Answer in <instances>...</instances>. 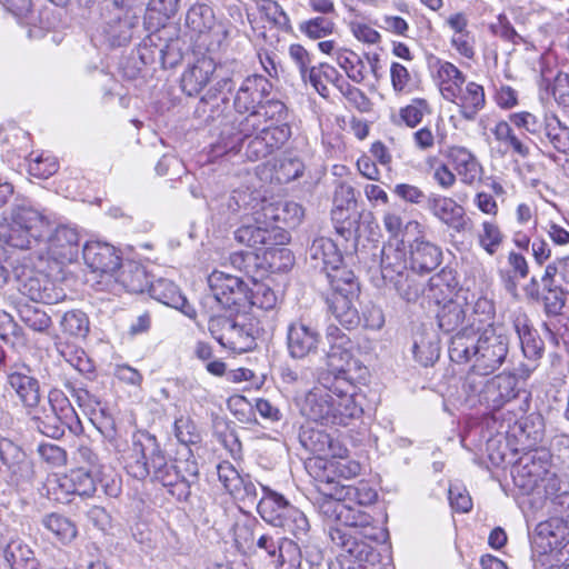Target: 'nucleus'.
<instances>
[{"instance_id": "f257e3e1", "label": "nucleus", "mask_w": 569, "mask_h": 569, "mask_svg": "<svg viewBox=\"0 0 569 569\" xmlns=\"http://www.w3.org/2000/svg\"><path fill=\"white\" fill-rule=\"evenodd\" d=\"M132 453L128 462L129 473L137 479L151 476L168 488L171 496L187 500L191 488L198 485L199 467L194 460L169 462L157 438L148 431H137L132 436Z\"/></svg>"}, {"instance_id": "f03ea898", "label": "nucleus", "mask_w": 569, "mask_h": 569, "mask_svg": "<svg viewBox=\"0 0 569 569\" xmlns=\"http://www.w3.org/2000/svg\"><path fill=\"white\" fill-rule=\"evenodd\" d=\"M328 533L332 543L340 549L339 556L360 568L379 561V552L375 545L386 542L389 533L381 526L373 523V518L357 508L355 519L345 528L329 526Z\"/></svg>"}, {"instance_id": "7ed1b4c3", "label": "nucleus", "mask_w": 569, "mask_h": 569, "mask_svg": "<svg viewBox=\"0 0 569 569\" xmlns=\"http://www.w3.org/2000/svg\"><path fill=\"white\" fill-rule=\"evenodd\" d=\"M509 351L507 336L496 328H486L479 333L456 332L449 345V358L456 363L472 366L468 373L491 375L505 362Z\"/></svg>"}, {"instance_id": "20e7f679", "label": "nucleus", "mask_w": 569, "mask_h": 569, "mask_svg": "<svg viewBox=\"0 0 569 569\" xmlns=\"http://www.w3.org/2000/svg\"><path fill=\"white\" fill-rule=\"evenodd\" d=\"M9 219L0 221V243L19 250L38 249L50 227L48 218L23 197L10 206Z\"/></svg>"}, {"instance_id": "39448f33", "label": "nucleus", "mask_w": 569, "mask_h": 569, "mask_svg": "<svg viewBox=\"0 0 569 569\" xmlns=\"http://www.w3.org/2000/svg\"><path fill=\"white\" fill-rule=\"evenodd\" d=\"M286 117V104L280 100L268 97L251 113L240 119H232L230 123L226 122V126L230 127V132L221 130L220 141L213 147V152L217 154L237 152L246 138L257 133L261 126V119L281 121Z\"/></svg>"}, {"instance_id": "423d86ee", "label": "nucleus", "mask_w": 569, "mask_h": 569, "mask_svg": "<svg viewBox=\"0 0 569 569\" xmlns=\"http://www.w3.org/2000/svg\"><path fill=\"white\" fill-rule=\"evenodd\" d=\"M263 496L257 505L260 517L273 527L282 528L296 539L302 540L310 531V523L306 515L292 506L282 495L261 486Z\"/></svg>"}, {"instance_id": "0eeeda50", "label": "nucleus", "mask_w": 569, "mask_h": 569, "mask_svg": "<svg viewBox=\"0 0 569 569\" xmlns=\"http://www.w3.org/2000/svg\"><path fill=\"white\" fill-rule=\"evenodd\" d=\"M36 466L32 457L17 441L0 437V476L4 483L16 491L33 487Z\"/></svg>"}, {"instance_id": "6e6552de", "label": "nucleus", "mask_w": 569, "mask_h": 569, "mask_svg": "<svg viewBox=\"0 0 569 569\" xmlns=\"http://www.w3.org/2000/svg\"><path fill=\"white\" fill-rule=\"evenodd\" d=\"M488 375L467 373L463 390L470 400L491 410H499L518 395L517 378L512 375H498L486 379Z\"/></svg>"}, {"instance_id": "1a4fd4ad", "label": "nucleus", "mask_w": 569, "mask_h": 569, "mask_svg": "<svg viewBox=\"0 0 569 569\" xmlns=\"http://www.w3.org/2000/svg\"><path fill=\"white\" fill-rule=\"evenodd\" d=\"M208 286L210 293L202 299L203 308L212 310L216 305L238 313L249 307V288L240 277L214 270L208 277Z\"/></svg>"}, {"instance_id": "9d476101", "label": "nucleus", "mask_w": 569, "mask_h": 569, "mask_svg": "<svg viewBox=\"0 0 569 569\" xmlns=\"http://www.w3.org/2000/svg\"><path fill=\"white\" fill-rule=\"evenodd\" d=\"M236 67L237 63L234 62L230 64H217V71L211 78L213 84L200 101L203 112H207V108L210 110L208 119L217 121L221 118L220 123L223 126L222 130L229 132L230 127H227L226 122L230 123L232 120H229V116L224 112L226 110H230L229 94L232 92L236 84Z\"/></svg>"}, {"instance_id": "9b49d317", "label": "nucleus", "mask_w": 569, "mask_h": 569, "mask_svg": "<svg viewBox=\"0 0 569 569\" xmlns=\"http://www.w3.org/2000/svg\"><path fill=\"white\" fill-rule=\"evenodd\" d=\"M84 263L92 274L99 277L96 284L99 290H112V279L121 266L118 250L110 243L89 241L82 250Z\"/></svg>"}, {"instance_id": "f8f14e48", "label": "nucleus", "mask_w": 569, "mask_h": 569, "mask_svg": "<svg viewBox=\"0 0 569 569\" xmlns=\"http://www.w3.org/2000/svg\"><path fill=\"white\" fill-rule=\"evenodd\" d=\"M329 349L326 356L328 371L331 375L367 371L353 356V342L337 326L330 325L326 332Z\"/></svg>"}, {"instance_id": "ddd939ff", "label": "nucleus", "mask_w": 569, "mask_h": 569, "mask_svg": "<svg viewBox=\"0 0 569 569\" xmlns=\"http://www.w3.org/2000/svg\"><path fill=\"white\" fill-rule=\"evenodd\" d=\"M140 17L131 7L114 6L108 11L102 34L111 47L127 46L139 26Z\"/></svg>"}, {"instance_id": "4468645a", "label": "nucleus", "mask_w": 569, "mask_h": 569, "mask_svg": "<svg viewBox=\"0 0 569 569\" xmlns=\"http://www.w3.org/2000/svg\"><path fill=\"white\" fill-rule=\"evenodd\" d=\"M272 83L268 78L261 74H250L246 77L233 97V108L239 114L234 119H240L248 113H251L263 103L272 92Z\"/></svg>"}, {"instance_id": "2eb2a0df", "label": "nucleus", "mask_w": 569, "mask_h": 569, "mask_svg": "<svg viewBox=\"0 0 569 569\" xmlns=\"http://www.w3.org/2000/svg\"><path fill=\"white\" fill-rule=\"evenodd\" d=\"M78 230L69 224H58L46 238L44 249L50 259L58 263H71L79 254Z\"/></svg>"}, {"instance_id": "dca6fc26", "label": "nucleus", "mask_w": 569, "mask_h": 569, "mask_svg": "<svg viewBox=\"0 0 569 569\" xmlns=\"http://www.w3.org/2000/svg\"><path fill=\"white\" fill-rule=\"evenodd\" d=\"M549 460L550 455L546 450L525 453L512 469L516 485L526 490L533 489L539 481H543L548 476Z\"/></svg>"}, {"instance_id": "f3484780", "label": "nucleus", "mask_w": 569, "mask_h": 569, "mask_svg": "<svg viewBox=\"0 0 569 569\" xmlns=\"http://www.w3.org/2000/svg\"><path fill=\"white\" fill-rule=\"evenodd\" d=\"M19 291L36 302L54 305L67 297L64 289L44 272H33L20 280Z\"/></svg>"}, {"instance_id": "a211bd4d", "label": "nucleus", "mask_w": 569, "mask_h": 569, "mask_svg": "<svg viewBox=\"0 0 569 569\" xmlns=\"http://www.w3.org/2000/svg\"><path fill=\"white\" fill-rule=\"evenodd\" d=\"M321 336L318 330L302 319L295 320L287 328V349L295 359H303L317 352Z\"/></svg>"}, {"instance_id": "6ab92c4d", "label": "nucleus", "mask_w": 569, "mask_h": 569, "mask_svg": "<svg viewBox=\"0 0 569 569\" xmlns=\"http://www.w3.org/2000/svg\"><path fill=\"white\" fill-rule=\"evenodd\" d=\"M427 209L443 224L458 233L468 229L469 219L462 206L453 199L440 194H431L427 199Z\"/></svg>"}, {"instance_id": "aec40b11", "label": "nucleus", "mask_w": 569, "mask_h": 569, "mask_svg": "<svg viewBox=\"0 0 569 569\" xmlns=\"http://www.w3.org/2000/svg\"><path fill=\"white\" fill-rule=\"evenodd\" d=\"M446 158L463 184L473 186L481 180L483 168L477 157L466 147H449Z\"/></svg>"}, {"instance_id": "412c9836", "label": "nucleus", "mask_w": 569, "mask_h": 569, "mask_svg": "<svg viewBox=\"0 0 569 569\" xmlns=\"http://www.w3.org/2000/svg\"><path fill=\"white\" fill-rule=\"evenodd\" d=\"M545 552L557 551L562 553V549L569 545V523L561 518L551 517L540 522L536 527V540Z\"/></svg>"}, {"instance_id": "4be33fe9", "label": "nucleus", "mask_w": 569, "mask_h": 569, "mask_svg": "<svg viewBox=\"0 0 569 569\" xmlns=\"http://www.w3.org/2000/svg\"><path fill=\"white\" fill-rule=\"evenodd\" d=\"M429 68L440 93L448 101H456L460 87L465 83L463 73L451 62L432 58Z\"/></svg>"}, {"instance_id": "5701e85b", "label": "nucleus", "mask_w": 569, "mask_h": 569, "mask_svg": "<svg viewBox=\"0 0 569 569\" xmlns=\"http://www.w3.org/2000/svg\"><path fill=\"white\" fill-rule=\"evenodd\" d=\"M0 552L9 569H42L34 550L19 537L3 542Z\"/></svg>"}, {"instance_id": "b1692460", "label": "nucleus", "mask_w": 569, "mask_h": 569, "mask_svg": "<svg viewBox=\"0 0 569 569\" xmlns=\"http://www.w3.org/2000/svg\"><path fill=\"white\" fill-rule=\"evenodd\" d=\"M148 292L154 300L180 310L190 319H196L197 312L194 308L188 302L173 281L164 278L157 279L150 283Z\"/></svg>"}, {"instance_id": "393cba45", "label": "nucleus", "mask_w": 569, "mask_h": 569, "mask_svg": "<svg viewBox=\"0 0 569 569\" xmlns=\"http://www.w3.org/2000/svg\"><path fill=\"white\" fill-rule=\"evenodd\" d=\"M8 385L27 409H36L41 399L38 379L30 375V368L21 367L8 375Z\"/></svg>"}, {"instance_id": "a878e982", "label": "nucleus", "mask_w": 569, "mask_h": 569, "mask_svg": "<svg viewBox=\"0 0 569 569\" xmlns=\"http://www.w3.org/2000/svg\"><path fill=\"white\" fill-rule=\"evenodd\" d=\"M332 397L322 388H313L298 401L300 413L309 420L330 426Z\"/></svg>"}, {"instance_id": "bb28decb", "label": "nucleus", "mask_w": 569, "mask_h": 569, "mask_svg": "<svg viewBox=\"0 0 569 569\" xmlns=\"http://www.w3.org/2000/svg\"><path fill=\"white\" fill-rule=\"evenodd\" d=\"M233 233L236 241L247 247L258 249L261 246L277 244L276 230L269 229L254 217H244Z\"/></svg>"}, {"instance_id": "cd10ccee", "label": "nucleus", "mask_w": 569, "mask_h": 569, "mask_svg": "<svg viewBox=\"0 0 569 569\" xmlns=\"http://www.w3.org/2000/svg\"><path fill=\"white\" fill-rule=\"evenodd\" d=\"M442 260V250L423 237L416 238L410 243L411 269L420 273L436 270Z\"/></svg>"}, {"instance_id": "c85d7f7f", "label": "nucleus", "mask_w": 569, "mask_h": 569, "mask_svg": "<svg viewBox=\"0 0 569 569\" xmlns=\"http://www.w3.org/2000/svg\"><path fill=\"white\" fill-rule=\"evenodd\" d=\"M217 63L210 57H202L190 66L181 77V89L188 96H197L209 83L214 72Z\"/></svg>"}, {"instance_id": "c756f323", "label": "nucleus", "mask_w": 569, "mask_h": 569, "mask_svg": "<svg viewBox=\"0 0 569 569\" xmlns=\"http://www.w3.org/2000/svg\"><path fill=\"white\" fill-rule=\"evenodd\" d=\"M406 247L402 240H389L380 252L381 274L386 282L393 281L407 272Z\"/></svg>"}, {"instance_id": "7c9ffc66", "label": "nucleus", "mask_w": 569, "mask_h": 569, "mask_svg": "<svg viewBox=\"0 0 569 569\" xmlns=\"http://www.w3.org/2000/svg\"><path fill=\"white\" fill-rule=\"evenodd\" d=\"M260 332L259 322L246 313H237V326L229 338L230 350L243 353L256 347V339Z\"/></svg>"}, {"instance_id": "2f4dec72", "label": "nucleus", "mask_w": 569, "mask_h": 569, "mask_svg": "<svg viewBox=\"0 0 569 569\" xmlns=\"http://www.w3.org/2000/svg\"><path fill=\"white\" fill-rule=\"evenodd\" d=\"M299 442L310 453L318 457V466L320 467L327 456L335 455L333 440L331 436L323 429L309 425L302 426L299 432Z\"/></svg>"}, {"instance_id": "473e14b6", "label": "nucleus", "mask_w": 569, "mask_h": 569, "mask_svg": "<svg viewBox=\"0 0 569 569\" xmlns=\"http://www.w3.org/2000/svg\"><path fill=\"white\" fill-rule=\"evenodd\" d=\"M319 512L328 520H333L345 528L347 523H350L355 519L353 506L346 503L345 499H338L337 497V485L333 486L329 492H325L323 496L317 501Z\"/></svg>"}, {"instance_id": "72a5a7b5", "label": "nucleus", "mask_w": 569, "mask_h": 569, "mask_svg": "<svg viewBox=\"0 0 569 569\" xmlns=\"http://www.w3.org/2000/svg\"><path fill=\"white\" fill-rule=\"evenodd\" d=\"M310 264L321 272L329 266L342 263V253L337 243L327 237L316 238L308 250Z\"/></svg>"}, {"instance_id": "f704fd0d", "label": "nucleus", "mask_w": 569, "mask_h": 569, "mask_svg": "<svg viewBox=\"0 0 569 569\" xmlns=\"http://www.w3.org/2000/svg\"><path fill=\"white\" fill-rule=\"evenodd\" d=\"M241 533L250 535L251 545L249 546V550L267 556L270 562H272L280 539H282L281 536L264 531L263 527L257 521L243 523Z\"/></svg>"}, {"instance_id": "c9c22d12", "label": "nucleus", "mask_w": 569, "mask_h": 569, "mask_svg": "<svg viewBox=\"0 0 569 569\" xmlns=\"http://www.w3.org/2000/svg\"><path fill=\"white\" fill-rule=\"evenodd\" d=\"M542 295L540 301L543 305L547 316H558L561 313L569 288H565L558 279L549 278V272L541 277Z\"/></svg>"}, {"instance_id": "e433bc0d", "label": "nucleus", "mask_w": 569, "mask_h": 569, "mask_svg": "<svg viewBox=\"0 0 569 569\" xmlns=\"http://www.w3.org/2000/svg\"><path fill=\"white\" fill-rule=\"evenodd\" d=\"M121 270L113 276L112 287L120 283L128 292L142 293L149 290L150 281L146 269L133 261L126 262L120 266Z\"/></svg>"}, {"instance_id": "4c0bfd02", "label": "nucleus", "mask_w": 569, "mask_h": 569, "mask_svg": "<svg viewBox=\"0 0 569 569\" xmlns=\"http://www.w3.org/2000/svg\"><path fill=\"white\" fill-rule=\"evenodd\" d=\"M453 102L460 108L461 117L472 121L486 104L485 90L482 86L469 82L465 88L460 87V92Z\"/></svg>"}, {"instance_id": "58836bf2", "label": "nucleus", "mask_w": 569, "mask_h": 569, "mask_svg": "<svg viewBox=\"0 0 569 569\" xmlns=\"http://www.w3.org/2000/svg\"><path fill=\"white\" fill-rule=\"evenodd\" d=\"M357 298L358 296H350L342 292L332 293L331 298L328 300L331 313L337 321L348 330L358 327L360 323L358 309L353 305Z\"/></svg>"}, {"instance_id": "ea45409f", "label": "nucleus", "mask_w": 569, "mask_h": 569, "mask_svg": "<svg viewBox=\"0 0 569 569\" xmlns=\"http://www.w3.org/2000/svg\"><path fill=\"white\" fill-rule=\"evenodd\" d=\"M468 305L458 300L446 301L437 312L439 328L446 333L458 332L468 325Z\"/></svg>"}, {"instance_id": "a19ab883", "label": "nucleus", "mask_w": 569, "mask_h": 569, "mask_svg": "<svg viewBox=\"0 0 569 569\" xmlns=\"http://www.w3.org/2000/svg\"><path fill=\"white\" fill-rule=\"evenodd\" d=\"M495 313L493 302L486 297H479L473 302L471 312L468 313V325L458 332H463L465 335L479 333L486 328H493L492 320Z\"/></svg>"}, {"instance_id": "79ce46f5", "label": "nucleus", "mask_w": 569, "mask_h": 569, "mask_svg": "<svg viewBox=\"0 0 569 569\" xmlns=\"http://www.w3.org/2000/svg\"><path fill=\"white\" fill-rule=\"evenodd\" d=\"M322 272L332 289V293L346 292L350 296L359 295L360 287L356 276L343 262L338 266H329V268L325 269Z\"/></svg>"}, {"instance_id": "37998d69", "label": "nucleus", "mask_w": 569, "mask_h": 569, "mask_svg": "<svg viewBox=\"0 0 569 569\" xmlns=\"http://www.w3.org/2000/svg\"><path fill=\"white\" fill-rule=\"evenodd\" d=\"M50 411L60 415L64 425H69V430L73 435L82 432L81 421L72 407L68 397L59 389H51L48 393Z\"/></svg>"}, {"instance_id": "c03bdc74", "label": "nucleus", "mask_w": 569, "mask_h": 569, "mask_svg": "<svg viewBox=\"0 0 569 569\" xmlns=\"http://www.w3.org/2000/svg\"><path fill=\"white\" fill-rule=\"evenodd\" d=\"M320 468L323 470L326 483L332 485V487L340 482V479L350 480L361 471V466L358 461L347 458L326 460Z\"/></svg>"}, {"instance_id": "a18cd8bd", "label": "nucleus", "mask_w": 569, "mask_h": 569, "mask_svg": "<svg viewBox=\"0 0 569 569\" xmlns=\"http://www.w3.org/2000/svg\"><path fill=\"white\" fill-rule=\"evenodd\" d=\"M367 371L350 372L331 375L325 373L321 377V386L326 391L335 398H345L346 396H353L355 381L362 379Z\"/></svg>"}, {"instance_id": "49530a36", "label": "nucleus", "mask_w": 569, "mask_h": 569, "mask_svg": "<svg viewBox=\"0 0 569 569\" xmlns=\"http://www.w3.org/2000/svg\"><path fill=\"white\" fill-rule=\"evenodd\" d=\"M337 497L345 499L346 503L351 506L356 503L359 507H365L372 505L377 500L378 493L367 481H359L357 485L337 482Z\"/></svg>"}, {"instance_id": "de8ad7c7", "label": "nucleus", "mask_w": 569, "mask_h": 569, "mask_svg": "<svg viewBox=\"0 0 569 569\" xmlns=\"http://www.w3.org/2000/svg\"><path fill=\"white\" fill-rule=\"evenodd\" d=\"M61 488L68 493L91 497L97 490V482L90 470L78 468L61 479Z\"/></svg>"}, {"instance_id": "09e8293b", "label": "nucleus", "mask_w": 569, "mask_h": 569, "mask_svg": "<svg viewBox=\"0 0 569 569\" xmlns=\"http://www.w3.org/2000/svg\"><path fill=\"white\" fill-rule=\"evenodd\" d=\"M543 136L556 151L569 154V126L562 122L556 113L545 114Z\"/></svg>"}, {"instance_id": "8fccbe9b", "label": "nucleus", "mask_w": 569, "mask_h": 569, "mask_svg": "<svg viewBox=\"0 0 569 569\" xmlns=\"http://www.w3.org/2000/svg\"><path fill=\"white\" fill-rule=\"evenodd\" d=\"M41 525L62 545H69L78 535L76 523L60 513L43 516Z\"/></svg>"}, {"instance_id": "3c124183", "label": "nucleus", "mask_w": 569, "mask_h": 569, "mask_svg": "<svg viewBox=\"0 0 569 569\" xmlns=\"http://www.w3.org/2000/svg\"><path fill=\"white\" fill-rule=\"evenodd\" d=\"M299 542L287 537L280 539L276 557L271 562L276 569H298L301 566L303 553Z\"/></svg>"}, {"instance_id": "603ef678", "label": "nucleus", "mask_w": 569, "mask_h": 569, "mask_svg": "<svg viewBox=\"0 0 569 569\" xmlns=\"http://www.w3.org/2000/svg\"><path fill=\"white\" fill-rule=\"evenodd\" d=\"M515 329L525 357L531 360L539 359L543 352V342L537 331L527 323L526 319L519 318L515 321Z\"/></svg>"}, {"instance_id": "864d4df0", "label": "nucleus", "mask_w": 569, "mask_h": 569, "mask_svg": "<svg viewBox=\"0 0 569 569\" xmlns=\"http://www.w3.org/2000/svg\"><path fill=\"white\" fill-rule=\"evenodd\" d=\"M331 405L330 426H348L351 420L359 418L362 413V408L356 402L353 396L339 399L332 397Z\"/></svg>"}, {"instance_id": "5fc2aeb1", "label": "nucleus", "mask_w": 569, "mask_h": 569, "mask_svg": "<svg viewBox=\"0 0 569 569\" xmlns=\"http://www.w3.org/2000/svg\"><path fill=\"white\" fill-rule=\"evenodd\" d=\"M513 126L510 121H499L496 123L492 129V133L499 142L503 143L508 149H510L513 153L518 154L521 158H528L531 154L530 147L516 134L512 129Z\"/></svg>"}, {"instance_id": "6e6d98bb", "label": "nucleus", "mask_w": 569, "mask_h": 569, "mask_svg": "<svg viewBox=\"0 0 569 569\" xmlns=\"http://www.w3.org/2000/svg\"><path fill=\"white\" fill-rule=\"evenodd\" d=\"M208 329L211 336L224 348H229V338L232 336V330L237 326V313L229 317L221 316L214 309L208 310Z\"/></svg>"}, {"instance_id": "4d7b16f0", "label": "nucleus", "mask_w": 569, "mask_h": 569, "mask_svg": "<svg viewBox=\"0 0 569 569\" xmlns=\"http://www.w3.org/2000/svg\"><path fill=\"white\" fill-rule=\"evenodd\" d=\"M208 329L211 336L224 348H229V338L232 336V330L237 326V313L229 317L221 316L214 309L208 310Z\"/></svg>"}, {"instance_id": "13d9d810", "label": "nucleus", "mask_w": 569, "mask_h": 569, "mask_svg": "<svg viewBox=\"0 0 569 569\" xmlns=\"http://www.w3.org/2000/svg\"><path fill=\"white\" fill-rule=\"evenodd\" d=\"M322 78L329 82L335 83L336 86L340 80H342V76L338 72V70L328 63L312 66L309 71L307 82H310L316 91L322 97H327L329 93L327 86L322 82Z\"/></svg>"}, {"instance_id": "bf43d9fd", "label": "nucleus", "mask_w": 569, "mask_h": 569, "mask_svg": "<svg viewBox=\"0 0 569 569\" xmlns=\"http://www.w3.org/2000/svg\"><path fill=\"white\" fill-rule=\"evenodd\" d=\"M213 10L206 3L192 4L186 16L187 26L194 32L202 33L213 24Z\"/></svg>"}, {"instance_id": "052dcab7", "label": "nucleus", "mask_w": 569, "mask_h": 569, "mask_svg": "<svg viewBox=\"0 0 569 569\" xmlns=\"http://www.w3.org/2000/svg\"><path fill=\"white\" fill-rule=\"evenodd\" d=\"M298 29L309 39L319 40L331 36L336 29V23L329 17L318 16L300 22Z\"/></svg>"}, {"instance_id": "680f3d73", "label": "nucleus", "mask_w": 569, "mask_h": 569, "mask_svg": "<svg viewBox=\"0 0 569 569\" xmlns=\"http://www.w3.org/2000/svg\"><path fill=\"white\" fill-rule=\"evenodd\" d=\"M36 428L44 436L59 439L64 435V430L69 425H64V421L60 419V415L52 411L47 412L43 410L42 415H34L32 417Z\"/></svg>"}, {"instance_id": "e2e57ef3", "label": "nucleus", "mask_w": 569, "mask_h": 569, "mask_svg": "<svg viewBox=\"0 0 569 569\" xmlns=\"http://www.w3.org/2000/svg\"><path fill=\"white\" fill-rule=\"evenodd\" d=\"M305 172V163L296 156H283L274 169V177L280 183L299 179Z\"/></svg>"}, {"instance_id": "0e129e2a", "label": "nucleus", "mask_w": 569, "mask_h": 569, "mask_svg": "<svg viewBox=\"0 0 569 569\" xmlns=\"http://www.w3.org/2000/svg\"><path fill=\"white\" fill-rule=\"evenodd\" d=\"M336 60L350 80L356 83H361L365 80V63L357 53L350 50H340Z\"/></svg>"}, {"instance_id": "69168bd1", "label": "nucleus", "mask_w": 569, "mask_h": 569, "mask_svg": "<svg viewBox=\"0 0 569 569\" xmlns=\"http://www.w3.org/2000/svg\"><path fill=\"white\" fill-rule=\"evenodd\" d=\"M278 303V296L273 289L264 282H254L249 289V307L254 306L262 310H272Z\"/></svg>"}, {"instance_id": "338daca9", "label": "nucleus", "mask_w": 569, "mask_h": 569, "mask_svg": "<svg viewBox=\"0 0 569 569\" xmlns=\"http://www.w3.org/2000/svg\"><path fill=\"white\" fill-rule=\"evenodd\" d=\"M415 359L423 367L432 366L440 356V346L436 337L422 338L413 343Z\"/></svg>"}, {"instance_id": "774afa93", "label": "nucleus", "mask_w": 569, "mask_h": 569, "mask_svg": "<svg viewBox=\"0 0 569 569\" xmlns=\"http://www.w3.org/2000/svg\"><path fill=\"white\" fill-rule=\"evenodd\" d=\"M63 332L73 337H86L89 332V319L81 310H70L61 319Z\"/></svg>"}]
</instances>
